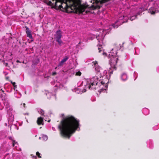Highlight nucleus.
I'll return each instance as SVG.
<instances>
[{"mask_svg": "<svg viewBox=\"0 0 159 159\" xmlns=\"http://www.w3.org/2000/svg\"><path fill=\"white\" fill-rule=\"evenodd\" d=\"M47 5L51 6L57 9L66 10L67 12H74L75 10L79 13L85 14L89 12L87 7L82 5L80 0H43Z\"/></svg>", "mask_w": 159, "mask_h": 159, "instance_id": "1", "label": "nucleus"}, {"mask_svg": "<svg viewBox=\"0 0 159 159\" xmlns=\"http://www.w3.org/2000/svg\"><path fill=\"white\" fill-rule=\"evenodd\" d=\"M80 126L79 120L70 116L63 118L58 126V128L61 135L69 139L76 130H80Z\"/></svg>", "mask_w": 159, "mask_h": 159, "instance_id": "2", "label": "nucleus"}, {"mask_svg": "<svg viewBox=\"0 0 159 159\" xmlns=\"http://www.w3.org/2000/svg\"><path fill=\"white\" fill-rule=\"evenodd\" d=\"M124 43L122 44H115L113 45V48L111 51L109 52L108 57L110 58L109 60L111 68L113 69H116V65L118 58L116 56L117 53V51L123 47Z\"/></svg>", "mask_w": 159, "mask_h": 159, "instance_id": "3", "label": "nucleus"}, {"mask_svg": "<svg viewBox=\"0 0 159 159\" xmlns=\"http://www.w3.org/2000/svg\"><path fill=\"white\" fill-rule=\"evenodd\" d=\"M106 70L100 69V93L102 92L107 93L109 79L107 77Z\"/></svg>", "mask_w": 159, "mask_h": 159, "instance_id": "4", "label": "nucleus"}, {"mask_svg": "<svg viewBox=\"0 0 159 159\" xmlns=\"http://www.w3.org/2000/svg\"><path fill=\"white\" fill-rule=\"evenodd\" d=\"M98 79L97 77H94L91 79H88L85 88L89 89H94L99 91V85L98 84Z\"/></svg>", "mask_w": 159, "mask_h": 159, "instance_id": "5", "label": "nucleus"}, {"mask_svg": "<svg viewBox=\"0 0 159 159\" xmlns=\"http://www.w3.org/2000/svg\"><path fill=\"white\" fill-rule=\"evenodd\" d=\"M43 119L45 120L46 121H47L48 122H49L50 121V119H49L48 118L46 117L45 118H43L42 117H40L38 118L37 120V123L39 125H43Z\"/></svg>", "mask_w": 159, "mask_h": 159, "instance_id": "6", "label": "nucleus"}, {"mask_svg": "<svg viewBox=\"0 0 159 159\" xmlns=\"http://www.w3.org/2000/svg\"><path fill=\"white\" fill-rule=\"evenodd\" d=\"M93 4L92 6L93 9H98V11H99V3L98 0H93L92 3Z\"/></svg>", "mask_w": 159, "mask_h": 159, "instance_id": "7", "label": "nucleus"}, {"mask_svg": "<svg viewBox=\"0 0 159 159\" xmlns=\"http://www.w3.org/2000/svg\"><path fill=\"white\" fill-rule=\"evenodd\" d=\"M127 20H126V21H123V20H116L115 23L114 24H113L112 25V26L114 28H117L120 25L126 22Z\"/></svg>", "mask_w": 159, "mask_h": 159, "instance_id": "8", "label": "nucleus"}, {"mask_svg": "<svg viewBox=\"0 0 159 159\" xmlns=\"http://www.w3.org/2000/svg\"><path fill=\"white\" fill-rule=\"evenodd\" d=\"M9 139L12 140L13 146V147L15 146V147L16 148V150L18 151H20L21 150L20 148L19 147L18 144L17 143V142L15 141V140H13L12 138L11 137H9Z\"/></svg>", "mask_w": 159, "mask_h": 159, "instance_id": "9", "label": "nucleus"}, {"mask_svg": "<svg viewBox=\"0 0 159 159\" xmlns=\"http://www.w3.org/2000/svg\"><path fill=\"white\" fill-rule=\"evenodd\" d=\"M26 28V32L27 35V36L29 37L30 39L32 38V35L31 34V31L27 26H25Z\"/></svg>", "mask_w": 159, "mask_h": 159, "instance_id": "10", "label": "nucleus"}, {"mask_svg": "<svg viewBox=\"0 0 159 159\" xmlns=\"http://www.w3.org/2000/svg\"><path fill=\"white\" fill-rule=\"evenodd\" d=\"M69 57L68 56H66L64 58H63L61 61L59 63L58 66H62L64 63L66 62L67 60L69 59Z\"/></svg>", "mask_w": 159, "mask_h": 159, "instance_id": "11", "label": "nucleus"}, {"mask_svg": "<svg viewBox=\"0 0 159 159\" xmlns=\"http://www.w3.org/2000/svg\"><path fill=\"white\" fill-rule=\"evenodd\" d=\"M62 32L60 30L57 31L55 35L56 39H61L62 36Z\"/></svg>", "mask_w": 159, "mask_h": 159, "instance_id": "12", "label": "nucleus"}, {"mask_svg": "<svg viewBox=\"0 0 159 159\" xmlns=\"http://www.w3.org/2000/svg\"><path fill=\"white\" fill-rule=\"evenodd\" d=\"M92 63H93L92 65L93 66L94 65L93 67L95 68V71L97 72H99V69L98 66V64L97 63V62L96 61V62L93 61L92 62Z\"/></svg>", "mask_w": 159, "mask_h": 159, "instance_id": "13", "label": "nucleus"}, {"mask_svg": "<svg viewBox=\"0 0 159 159\" xmlns=\"http://www.w3.org/2000/svg\"><path fill=\"white\" fill-rule=\"evenodd\" d=\"M121 80L123 81H125L128 79V76L125 73H123L120 76Z\"/></svg>", "mask_w": 159, "mask_h": 159, "instance_id": "14", "label": "nucleus"}, {"mask_svg": "<svg viewBox=\"0 0 159 159\" xmlns=\"http://www.w3.org/2000/svg\"><path fill=\"white\" fill-rule=\"evenodd\" d=\"M102 31V34L101 35L102 37H104L107 33V31L106 29L100 30V33H101Z\"/></svg>", "mask_w": 159, "mask_h": 159, "instance_id": "15", "label": "nucleus"}, {"mask_svg": "<svg viewBox=\"0 0 159 159\" xmlns=\"http://www.w3.org/2000/svg\"><path fill=\"white\" fill-rule=\"evenodd\" d=\"M101 48H103V47H102L101 48L100 47V53H101L104 57L107 56V53L104 52V49L102 50L101 49Z\"/></svg>", "mask_w": 159, "mask_h": 159, "instance_id": "16", "label": "nucleus"}, {"mask_svg": "<svg viewBox=\"0 0 159 159\" xmlns=\"http://www.w3.org/2000/svg\"><path fill=\"white\" fill-rule=\"evenodd\" d=\"M143 112L144 115H147L149 113V111L148 109L144 108L143 109Z\"/></svg>", "mask_w": 159, "mask_h": 159, "instance_id": "17", "label": "nucleus"}, {"mask_svg": "<svg viewBox=\"0 0 159 159\" xmlns=\"http://www.w3.org/2000/svg\"><path fill=\"white\" fill-rule=\"evenodd\" d=\"M149 12L152 15L155 14L156 13L155 11L154 10V8L153 7H151V9H149Z\"/></svg>", "mask_w": 159, "mask_h": 159, "instance_id": "18", "label": "nucleus"}, {"mask_svg": "<svg viewBox=\"0 0 159 159\" xmlns=\"http://www.w3.org/2000/svg\"><path fill=\"white\" fill-rule=\"evenodd\" d=\"M38 112L41 115H43L44 114V112L42 109H38Z\"/></svg>", "mask_w": 159, "mask_h": 159, "instance_id": "19", "label": "nucleus"}, {"mask_svg": "<svg viewBox=\"0 0 159 159\" xmlns=\"http://www.w3.org/2000/svg\"><path fill=\"white\" fill-rule=\"evenodd\" d=\"M43 139L44 140L46 141L48 139V137L47 135H43L42 137Z\"/></svg>", "mask_w": 159, "mask_h": 159, "instance_id": "20", "label": "nucleus"}, {"mask_svg": "<svg viewBox=\"0 0 159 159\" xmlns=\"http://www.w3.org/2000/svg\"><path fill=\"white\" fill-rule=\"evenodd\" d=\"M57 41L59 43L60 45H61L62 43V42L61 39H56Z\"/></svg>", "mask_w": 159, "mask_h": 159, "instance_id": "21", "label": "nucleus"}, {"mask_svg": "<svg viewBox=\"0 0 159 159\" xmlns=\"http://www.w3.org/2000/svg\"><path fill=\"white\" fill-rule=\"evenodd\" d=\"M81 74V73L80 71H78L76 73V75L80 76Z\"/></svg>", "mask_w": 159, "mask_h": 159, "instance_id": "22", "label": "nucleus"}, {"mask_svg": "<svg viewBox=\"0 0 159 159\" xmlns=\"http://www.w3.org/2000/svg\"><path fill=\"white\" fill-rule=\"evenodd\" d=\"M36 155L37 156H38L39 157L41 158V157L40 156V153L38 152H37L36 153Z\"/></svg>", "mask_w": 159, "mask_h": 159, "instance_id": "23", "label": "nucleus"}, {"mask_svg": "<svg viewBox=\"0 0 159 159\" xmlns=\"http://www.w3.org/2000/svg\"><path fill=\"white\" fill-rule=\"evenodd\" d=\"M25 103H23V104H21V107H22V106H23L24 107H25Z\"/></svg>", "mask_w": 159, "mask_h": 159, "instance_id": "24", "label": "nucleus"}, {"mask_svg": "<svg viewBox=\"0 0 159 159\" xmlns=\"http://www.w3.org/2000/svg\"><path fill=\"white\" fill-rule=\"evenodd\" d=\"M96 38L98 40V42H99V35H98L97 36H96Z\"/></svg>", "mask_w": 159, "mask_h": 159, "instance_id": "25", "label": "nucleus"}, {"mask_svg": "<svg viewBox=\"0 0 159 159\" xmlns=\"http://www.w3.org/2000/svg\"><path fill=\"white\" fill-rule=\"evenodd\" d=\"M51 93H50L49 92L48 93H47V95L48 96L49 95H51Z\"/></svg>", "mask_w": 159, "mask_h": 159, "instance_id": "26", "label": "nucleus"}, {"mask_svg": "<svg viewBox=\"0 0 159 159\" xmlns=\"http://www.w3.org/2000/svg\"><path fill=\"white\" fill-rule=\"evenodd\" d=\"M99 43L97 44V46L98 47V49L99 50Z\"/></svg>", "mask_w": 159, "mask_h": 159, "instance_id": "27", "label": "nucleus"}, {"mask_svg": "<svg viewBox=\"0 0 159 159\" xmlns=\"http://www.w3.org/2000/svg\"><path fill=\"white\" fill-rule=\"evenodd\" d=\"M11 83L12 84H13V86L16 85H15V82H11Z\"/></svg>", "mask_w": 159, "mask_h": 159, "instance_id": "28", "label": "nucleus"}, {"mask_svg": "<svg viewBox=\"0 0 159 159\" xmlns=\"http://www.w3.org/2000/svg\"><path fill=\"white\" fill-rule=\"evenodd\" d=\"M14 86V90H15V89H16V85H15V86Z\"/></svg>", "mask_w": 159, "mask_h": 159, "instance_id": "29", "label": "nucleus"}, {"mask_svg": "<svg viewBox=\"0 0 159 159\" xmlns=\"http://www.w3.org/2000/svg\"><path fill=\"white\" fill-rule=\"evenodd\" d=\"M77 89H77V88H75V89L74 90H75V92H76V93H79L78 92H76V91H77Z\"/></svg>", "mask_w": 159, "mask_h": 159, "instance_id": "30", "label": "nucleus"}, {"mask_svg": "<svg viewBox=\"0 0 159 159\" xmlns=\"http://www.w3.org/2000/svg\"><path fill=\"white\" fill-rule=\"evenodd\" d=\"M109 72L110 73H112V71H111V70H109Z\"/></svg>", "mask_w": 159, "mask_h": 159, "instance_id": "31", "label": "nucleus"}, {"mask_svg": "<svg viewBox=\"0 0 159 159\" xmlns=\"http://www.w3.org/2000/svg\"><path fill=\"white\" fill-rule=\"evenodd\" d=\"M52 97H54V98H55V95H52Z\"/></svg>", "mask_w": 159, "mask_h": 159, "instance_id": "32", "label": "nucleus"}, {"mask_svg": "<svg viewBox=\"0 0 159 159\" xmlns=\"http://www.w3.org/2000/svg\"><path fill=\"white\" fill-rule=\"evenodd\" d=\"M56 74V73L54 72V73H53V75H55Z\"/></svg>", "mask_w": 159, "mask_h": 159, "instance_id": "33", "label": "nucleus"}, {"mask_svg": "<svg viewBox=\"0 0 159 159\" xmlns=\"http://www.w3.org/2000/svg\"><path fill=\"white\" fill-rule=\"evenodd\" d=\"M52 129H53V130H55V128H54L52 127Z\"/></svg>", "mask_w": 159, "mask_h": 159, "instance_id": "34", "label": "nucleus"}, {"mask_svg": "<svg viewBox=\"0 0 159 159\" xmlns=\"http://www.w3.org/2000/svg\"><path fill=\"white\" fill-rule=\"evenodd\" d=\"M86 90L85 89H84L83 90L84 92H86Z\"/></svg>", "mask_w": 159, "mask_h": 159, "instance_id": "35", "label": "nucleus"}, {"mask_svg": "<svg viewBox=\"0 0 159 159\" xmlns=\"http://www.w3.org/2000/svg\"><path fill=\"white\" fill-rule=\"evenodd\" d=\"M7 63H6V66H7Z\"/></svg>", "mask_w": 159, "mask_h": 159, "instance_id": "36", "label": "nucleus"}, {"mask_svg": "<svg viewBox=\"0 0 159 159\" xmlns=\"http://www.w3.org/2000/svg\"><path fill=\"white\" fill-rule=\"evenodd\" d=\"M17 61V62H19V61Z\"/></svg>", "mask_w": 159, "mask_h": 159, "instance_id": "37", "label": "nucleus"}, {"mask_svg": "<svg viewBox=\"0 0 159 159\" xmlns=\"http://www.w3.org/2000/svg\"><path fill=\"white\" fill-rule=\"evenodd\" d=\"M91 13H93V12L92 11H91Z\"/></svg>", "mask_w": 159, "mask_h": 159, "instance_id": "38", "label": "nucleus"}, {"mask_svg": "<svg viewBox=\"0 0 159 159\" xmlns=\"http://www.w3.org/2000/svg\"><path fill=\"white\" fill-rule=\"evenodd\" d=\"M91 2H92V0H91Z\"/></svg>", "mask_w": 159, "mask_h": 159, "instance_id": "39", "label": "nucleus"}]
</instances>
